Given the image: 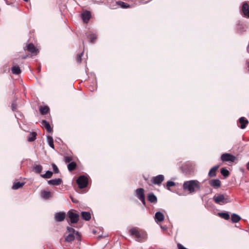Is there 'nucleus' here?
<instances>
[{"mask_svg":"<svg viewBox=\"0 0 249 249\" xmlns=\"http://www.w3.org/2000/svg\"><path fill=\"white\" fill-rule=\"evenodd\" d=\"M201 183L197 180H190L185 181L182 185L183 189L188 192L189 194H192L201 190Z\"/></svg>","mask_w":249,"mask_h":249,"instance_id":"f257e3e1","label":"nucleus"},{"mask_svg":"<svg viewBox=\"0 0 249 249\" xmlns=\"http://www.w3.org/2000/svg\"><path fill=\"white\" fill-rule=\"evenodd\" d=\"M129 233L131 236H134L136 241L139 242H143L147 238L146 232L136 227L130 229Z\"/></svg>","mask_w":249,"mask_h":249,"instance_id":"f03ea898","label":"nucleus"},{"mask_svg":"<svg viewBox=\"0 0 249 249\" xmlns=\"http://www.w3.org/2000/svg\"><path fill=\"white\" fill-rule=\"evenodd\" d=\"M213 200L216 204L219 205H224L228 203L231 202V200L226 194H218L213 196Z\"/></svg>","mask_w":249,"mask_h":249,"instance_id":"7ed1b4c3","label":"nucleus"},{"mask_svg":"<svg viewBox=\"0 0 249 249\" xmlns=\"http://www.w3.org/2000/svg\"><path fill=\"white\" fill-rule=\"evenodd\" d=\"M76 183L79 188L83 189L86 188L88 184V178L84 175L80 176L76 179Z\"/></svg>","mask_w":249,"mask_h":249,"instance_id":"20e7f679","label":"nucleus"},{"mask_svg":"<svg viewBox=\"0 0 249 249\" xmlns=\"http://www.w3.org/2000/svg\"><path fill=\"white\" fill-rule=\"evenodd\" d=\"M136 196L139 199L142 203L145 206L146 202L145 199L144 190L143 188H140L135 191Z\"/></svg>","mask_w":249,"mask_h":249,"instance_id":"39448f33","label":"nucleus"},{"mask_svg":"<svg viewBox=\"0 0 249 249\" xmlns=\"http://www.w3.org/2000/svg\"><path fill=\"white\" fill-rule=\"evenodd\" d=\"M220 158L222 161L230 162H234L236 159V157L235 156L228 153L222 154Z\"/></svg>","mask_w":249,"mask_h":249,"instance_id":"423d86ee","label":"nucleus"},{"mask_svg":"<svg viewBox=\"0 0 249 249\" xmlns=\"http://www.w3.org/2000/svg\"><path fill=\"white\" fill-rule=\"evenodd\" d=\"M180 168L183 173L188 175L192 172L193 165L190 162H185L182 164Z\"/></svg>","mask_w":249,"mask_h":249,"instance_id":"0eeeda50","label":"nucleus"},{"mask_svg":"<svg viewBox=\"0 0 249 249\" xmlns=\"http://www.w3.org/2000/svg\"><path fill=\"white\" fill-rule=\"evenodd\" d=\"M67 216L71 223H76L79 221V214L72 211H69L67 213Z\"/></svg>","mask_w":249,"mask_h":249,"instance_id":"6e6552de","label":"nucleus"},{"mask_svg":"<svg viewBox=\"0 0 249 249\" xmlns=\"http://www.w3.org/2000/svg\"><path fill=\"white\" fill-rule=\"evenodd\" d=\"M164 179V177L162 175H159L153 177L151 178V182L155 185H160Z\"/></svg>","mask_w":249,"mask_h":249,"instance_id":"1a4fd4ad","label":"nucleus"},{"mask_svg":"<svg viewBox=\"0 0 249 249\" xmlns=\"http://www.w3.org/2000/svg\"><path fill=\"white\" fill-rule=\"evenodd\" d=\"M66 215L65 213L63 212L56 213L54 215V219L56 222H62L65 219Z\"/></svg>","mask_w":249,"mask_h":249,"instance_id":"9d476101","label":"nucleus"},{"mask_svg":"<svg viewBox=\"0 0 249 249\" xmlns=\"http://www.w3.org/2000/svg\"><path fill=\"white\" fill-rule=\"evenodd\" d=\"M241 11L245 17L249 18V5L247 2L243 3Z\"/></svg>","mask_w":249,"mask_h":249,"instance_id":"9b49d317","label":"nucleus"},{"mask_svg":"<svg viewBox=\"0 0 249 249\" xmlns=\"http://www.w3.org/2000/svg\"><path fill=\"white\" fill-rule=\"evenodd\" d=\"M26 48L28 52L34 54H36L39 52L33 43L27 44Z\"/></svg>","mask_w":249,"mask_h":249,"instance_id":"f8f14e48","label":"nucleus"},{"mask_svg":"<svg viewBox=\"0 0 249 249\" xmlns=\"http://www.w3.org/2000/svg\"><path fill=\"white\" fill-rule=\"evenodd\" d=\"M155 220L157 223L161 222L164 220V214L160 212H156L155 214Z\"/></svg>","mask_w":249,"mask_h":249,"instance_id":"ddd939ff","label":"nucleus"},{"mask_svg":"<svg viewBox=\"0 0 249 249\" xmlns=\"http://www.w3.org/2000/svg\"><path fill=\"white\" fill-rule=\"evenodd\" d=\"M91 17V13L89 11L84 12L81 14V18L84 23H87Z\"/></svg>","mask_w":249,"mask_h":249,"instance_id":"4468645a","label":"nucleus"},{"mask_svg":"<svg viewBox=\"0 0 249 249\" xmlns=\"http://www.w3.org/2000/svg\"><path fill=\"white\" fill-rule=\"evenodd\" d=\"M210 185L214 188H217L221 185V181L218 179H212L209 181Z\"/></svg>","mask_w":249,"mask_h":249,"instance_id":"2eb2a0df","label":"nucleus"},{"mask_svg":"<svg viewBox=\"0 0 249 249\" xmlns=\"http://www.w3.org/2000/svg\"><path fill=\"white\" fill-rule=\"evenodd\" d=\"M62 182V180L60 178L50 179L48 180V183L51 185H59Z\"/></svg>","mask_w":249,"mask_h":249,"instance_id":"dca6fc26","label":"nucleus"},{"mask_svg":"<svg viewBox=\"0 0 249 249\" xmlns=\"http://www.w3.org/2000/svg\"><path fill=\"white\" fill-rule=\"evenodd\" d=\"M219 165H217L212 168L209 172L208 175L210 178L214 177L216 176V172L219 168Z\"/></svg>","mask_w":249,"mask_h":249,"instance_id":"f3484780","label":"nucleus"},{"mask_svg":"<svg viewBox=\"0 0 249 249\" xmlns=\"http://www.w3.org/2000/svg\"><path fill=\"white\" fill-rule=\"evenodd\" d=\"M41 197L46 200L50 199L52 197V194L51 192L43 190L41 191Z\"/></svg>","mask_w":249,"mask_h":249,"instance_id":"a211bd4d","label":"nucleus"},{"mask_svg":"<svg viewBox=\"0 0 249 249\" xmlns=\"http://www.w3.org/2000/svg\"><path fill=\"white\" fill-rule=\"evenodd\" d=\"M239 122L241 124L240 128L241 129H244L247 124H248L249 122L248 120H247L245 117H242L239 119Z\"/></svg>","mask_w":249,"mask_h":249,"instance_id":"6ab92c4d","label":"nucleus"},{"mask_svg":"<svg viewBox=\"0 0 249 249\" xmlns=\"http://www.w3.org/2000/svg\"><path fill=\"white\" fill-rule=\"evenodd\" d=\"M147 199L151 203H155L157 202V197L153 193L148 195Z\"/></svg>","mask_w":249,"mask_h":249,"instance_id":"aec40b11","label":"nucleus"},{"mask_svg":"<svg viewBox=\"0 0 249 249\" xmlns=\"http://www.w3.org/2000/svg\"><path fill=\"white\" fill-rule=\"evenodd\" d=\"M81 216L82 218L86 221H89L91 218L90 213L88 212H82Z\"/></svg>","mask_w":249,"mask_h":249,"instance_id":"412c9836","label":"nucleus"},{"mask_svg":"<svg viewBox=\"0 0 249 249\" xmlns=\"http://www.w3.org/2000/svg\"><path fill=\"white\" fill-rule=\"evenodd\" d=\"M41 124L46 128L48 132H51L52 131L53 129L48 122L44 120H42Z\"/></svg>","mask_w":249,"mask_h":249,"instance_id":"4be33fe9","label":"nucleus"},{"mask_svg":"<svg viewBox=\"0 0 249 249\" xmlns=\"http://www.w3.org/2000/svg\"><path fill=\"white\" fill-rule=\"evenodd\" d=\"M43 167L41 165L35 164L33 167V171L36 174H39L42 171Z\"/></svg>","mask_w":249,"mask_h":249,"instance_id":"5701e85b","label":"nucleus"},{"mask_svg":"<svg viewBox=\"0 0 249 249\" xmlns=\"http://www.w3.org/2000/svg\"><path fill=\"white\" fill-rule=\"evenodd\" d=\"M25 184L24 182H15L12 186V189L14 190H17L21 188Z\"/></svg>","mask_w":249,"mask_h":249,"instance_id":"b1692460","label":"nucleus"},{"mask_svg":"<svg viewBox=\"0 0 249 249\" xmlns=\"http://www.w3.org/2000/svg\"><path fill=\"white\" fill-rule=\"evenodd\" d=\"M241 219V217L236 213H232L231 216V220L233 223H237Z\"/></svg>","mask_w":249,"mask_h":249,"instance_id":"393cba45","label":"nucleus"},{"mask_svg":"<svg viewBox=\"0 0 249 249\" xmlns=\"http://www.w3.org/2000/svg\"><path fill=\"white\" fill-rule=\"evenodd\" d=\"M87 37L89 39V41L91 43H93L94 40L96 39L97 36L95 33L92 32H89L87 35Z\"/></svg>","mask_w":249,"mask_h":249,"instance_id":"a878e982","label":"nucleus"},{"mask_svg":"<svg viewBox=\"0 0 249 249\" xmlns=\"http://www.w3.org/2000/svg\"><path fill=\"white\" fill-rule=\"evenodd\" d=\"M12 72L13 74L18 75L21 72L20 69L18 66H14L11 68Z\"/></svg>","mask_w":249,"mask_h":249,"instance_id":"bb28decb","label":"nucleus"},{"mask_svg":"<svg viewBox=\"0 0 249 249\" xmlns=\"http://www.w3.org/2000/svg\"><path fill=\"white\" fill-rule=\"evenodd\" d=\"M53 175V172L48 170L44 174L40 175V176L43 178H50Z\"/></svg>","mask_w":249,"mask_h":249,"instance_id":"cd10ccee","label":"nucleus"},{"mask_svg":"<svg viewBox=\"0 0 249 249\" xmlns=\"http://www.w3.org/2000/svg\"><path fill=\"white\" fill-rule=\"evenodd\" d=\"M218 214L221 218L225 220H229L230 218V215L228 212L219 213Z\"/></svg>","mask_w":249,"mask_h":249,"instance_id":"c85d7f7f","label":"nucleus"},{"mask_svg":"<svg viewBox=\"0 0 249 249\" xmlns=\"http://www.w3.org/2000/svg\"><path fill=\"white\" fill-rule=\"evenodd\" d=\"M49 111V108L47 106H44L40 107L39 111L42 115H45L48 113Z\"/></svg>","mask_w":249,"mask_h":249,"instance_id":"c756f323","label":"nucleus"},{"mask_svg":"<svg viewBox=\"0 0 249 249\" xmlns=\"http://www.w3.org/2000/svg\"><path fill=\"white\" fill-rule=\"evenodd\" d=\"M76 167V164L74 161L70 162L68 165V169L69 171L71 172L74 170Z\"/></svg>","mask_w":249,"mask_h":249,"instance_id":"7c9ffc66","label":"nucleus"},{"mask_svg":"<svg viewBox=\"0 0 249 249\" xmlns=\"http://www.w3.org/2000/svg\"><path fill=\"white\" fill-rule=\"evenodd\" d=\"M116 4L123 8H128L130 7V5L127 3H125L122 1H118Z\"/></svg>","mask_w":249,"mask_h":249,"instance_id":"2f4dec72","label":"nucleus"},{"mask_svg":"<svg viewBox=\"0 0 249 249\" xmlns=\"http://www.w3.org/2000/svg\"><path fill=\"white\" fill-rule=\"evenodd\" d=\"M67 232L69 233V234H75L76 235L79 236V233L78 231H75L73 228L67 227Z\"/></svg>","mask_w":249,"mask_h":249,"instance_id":"473e14b6","label":"nucleus"},{"mask_svg":"<svg viewBox=\"0 0 249 249\" xmlns=\"http://www.w3.org/2000/svg\"><path fill=\"white\" fill-rule=\"evenodd\" d=\"M221 174L224 177V178H227L230 174L229 171L225 168H222L220 170Z\"/></svg>","mask_w":249,"mask_h":249,"instance_id":"72a5a7b5","label":"nucleus"},{"mask_svg":"<svg viewBox=\"0 0 249 249\" xmlns=\"http://www.w3.org/2000/svg\"><path fill=\"white\" fill-rule=\"evenodd\" d=\"M75 239V236L73 234H69L65 238V241L70 242Z\"/></svg>","mask_w":249,"mask_h":249,"instance_id":"f704fd0d","label":"nucleus"},{"mask_svg":"<svg viewBox=\"0 0 249 249\" xmlns=\"http://www.w3.org/2000/svg\"><path fill=\"white\" fill-rule=\"evenodd\" d=\"M36 133L35 132H30L28 135L27 140H35L36 139Z\"/></svg>","mask_w":249,"mask_h":249,"instance_id":"c9c22d12","label":"nucleus"},{"mask_svg":"<svg viewBox=\"0 0 249 249\" xmlns=\"http://www.w3.org/2000/svg\"><path fill=\"white\" fill-rule=\"evenodd\" d=\"M176 185V183L173 181H168L166 183L167 189L170 190V187H173Z\"/></svg>","mask_w":249,"mask_h":249,"instance_id":"e433bc0d","label":"nucleus"},{"mask_svg":"<svg viewBox=\"0 0 249 249\" xmlns=\"http://www.w3.org/2000/svg\"><path fill=\"white\" fill-rule=\"evenodd\" d=\"M52 165L54 173L55 174L58 173L59 172V170L58 167H57V166L54 163H52Z\"/></svg>","mask_w":249,"mask_h":249,"instance_id":"4c0bfd02","label":"nucleus"},{"mask_svg":"<svg viewBox=\"0 0 249 249\" xmlns=\"http://www.w3.org/2000/svg\"><path fill=\"white\" fill-rule=\"evenodd\" d=\"M17 108V105L16 101L13 102L11 105V109L13 111H15Z\"/></svg>","mask_w":249,"mask_h":249,"instance_id":"58836bf2","label":"nucleus"},{"mask_svg":"<svg viewBox=\"0 0 249 249\" xmlns=\"http://www.w3.org/2000/svg\"><path fill=\"white\" fill-rule=\"evenodd\" d=\"M64 160L66 163H70L72 160V158L69 156H65L64 157Z\"/></svg>","mask_w":249,"mask_h":249,"instance_id":"ea45409f","label":"nucleus"},{"mask_svg":"<svg viewBox=\"0 0 249 249\" xmlns=\"http://www.w3.org/2000/svg\"><path fill=\"white\" fill-rule=\"evenodd\" d=\"M83 52L79 54L76 57V61L78 63H80L81 62V57L83 56Z\"/></svg>","mask_w":249,"mask_h":249,"instance_id":"a19ab883","label":"nucleus"},{"mask_svg":"<svg viewBox=\"0 0 249 249\" xmlns=\"http://www.w3.org/2000/svg\"><path fill=\"white\" fill-rule=\"evenodd\" d=\"M53 142L54 141H47L48 145L53 149L54 148Z\"/></svg>","mask_w":249,"mask_h":249,"instance_id":"79ce46f5","label":"nucleus"},{"mask_svg":"<svg viewBox=\"0 0 249 249\" xmlns=\"http://www.w3.org/2000/svg\"><path fill=\"white\" fill-rule=\"evenodd\" d=\"M177 246H178V249H188L186 248L185 247H184L183 245H182L180 243H178L177 245Z\"/></svg>","mask_w":249,"mask_h":249,"instance_id":"37998d69","label":"nucleus"},{"mask_svg":"<svg viewBox=\"0 0 249 249\" xmlns=\"http://www.w3.org/2000/svg\"><path fill=\"white\" fill-rule=\"evenodd\" d=\"M71 201L73 202V203H78V201L76 199H75L73 197L71 196Z\"/></svg>","mask_w":249,"mask_h":249,"instance_id":"c03bdc74","label":"nucleus"},{"mask_svg":"<svg viewBox=\"0 0 249 249\" xmlns=\"http://www.w3.org/2000/svg\"><path fill=\"white\" fill-rule=\"evenodd\" d=\"M47 140H53V137L51 136H48L47 137Z\"/></svg>","mask_w":249,"mask_h":249,"instance_id":"a18cd8bd","label":"nucleus"},{"mask_svg":"<svg viewBox=\"0 0 249 249\" xmlns=\"http://www.w3.org/2000/svg\"><path fill=\"white\" fill-rule=\"evenodd\" d=\"M246 166L247 169L249 171V161L247 163Z\"/></svg>","mask_w":249,"mask_h":249,"instance_id":"49530a36","label":"nucleus"},{"mask_svg":"<svg viewBox=\"0 0 249 249\" xmlns=\"http://www.w3.org/2000/svg\"><path fill=\"white\" fill-rule=\"evenodd\" d=\"M161 228L164 230H166L167 229V228L166 227H162L160 226Z\"/></svg>","mask_w":249,"mask_h":249,"instance_id":"de8ad7c7","label":"nucleus"},{"mask_svg":"<svg viewBox=\"0 0 249 249\" xmlns=\"http://www.w3.org/2000/svg\"><path fill=\"white\" fill-rule=\"evenodd\" d=\"M28 57V55H24L22 57L23 59H26Z\"/></svg>","mask_w":249,"mask_h":249,"instance_id":"09e8293b","label":"nucleus"},{"mask_svg":"<svg viewBox=\"0 0 249 249\" xmlns=\"http://www.w3.org/2000/svg\"><path fill=\"white\" fill-rule=\"evenodd\" d=\"M177 194L179 196H184V195L183 194L179 193L178 192H177Z\"/></svg>","mask_w":249,"mask_h":249,"instance_id":"8fccbe9b","label":"nucleus"},{"mask_svg":"<svg viewBox=\"0 0 249 249\" xmlns=\"http://www.w3.org/2000/svg\"><path fill=\"white\" fill-rule=\"evenodd\" d=\"M248 68H249V64H248Z\"/></svg>","mask_w":249,"mask_h":249,"instance_id":"3c124183","label":"nucleus"},{"mask_svg":"<svg viewBox=\"0 0 249 249\" xmlns=\"http://www.w3.org/2000/svg\"><path fill=\"white\" fill-rule=\"evenodd\" d=\"M23 0L25 1H28V0Z\"/></svg>","mask_w":249,"mask_h":249,"instance_id":"603ef678","label":"nucleus"}]
</instances>
